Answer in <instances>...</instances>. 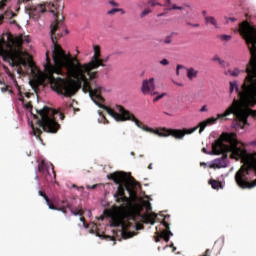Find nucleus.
<instances>
[{"label": "nucleus", "instance_id": "obj_1", "mask_svg": "<svg viewBox=\"0 0 256 256\" xmlns=\"http://www.w3.org/2000/svg\"><path fill=\"white\" fill-rule=\"evenodd\" d=\"M100 65H103V63L101 61V46L99 45L94 46V55L89 62L84 64L79 61L77 56L70 54L63 67L65 69L63 75H66L68 79L56 78V81L52 83L53 91L58 93V95H64V97H73L78 89L82 87L85 93H89L95 105L100 107V109H104L115 121H132L142 131H147V133H153L161 137V129L158 128L155 130L149 128L143 122L139 121L133 113L125 110L123 106H117L119 112L117 113L115 110L103 104L105 103V99L101 96L103 87L98 85L97 80H95L99 79V71L95 69H99Z\"/></svg>", "mask_w": 256, "mask_h": 256}, {"label": "nucleus", "instance_id": "obj_2", "mask_svg": "<svg viewBox=\"0 0 256 256\" xmlns=\"http://www.w3.org/2000/svg\"><path fill=\"white\" fill-rule=\"evenodd\" d=\"M238 32L248 46L251 59L246 66L247 76L240 89L237 86V81L230 82V93L236 91L245 107H254L256 105V26H252L245 20L239 24Z\"/></svg>", "mask_w": 256, "mask_h": 256}, {"label": "nucleus", "instance_id": "obj_3", "mask_svg": "<svg viewBox=\"0 0 256 256\" xmlns=\"http://www.w3.org/2000/svg\"><path fill=\"white\" fill-rule=\"evenodd\" d=\"M55 21L50 26L51 41L53 43L54 50L52 52V59L54 65L51 64V58L49 57V51L46 52V63L44 64V72L40 73V79L42 83H49L53 87V83L56 81L55 75H63V67L71 57V54H66L61 48V45L57 43L58 39H61L63 35L69 33L67 27H65V16L63 11H57L54 14Z\"/></svg>", "mask_w": 256, "mask_h": 256}, {"label": "nucleus", "instance_id": "obj_4", "mask_svg": "<svg viewBox=\"0 0 256 256\" xmlns=\"http://www.w3.org/2000/svg\"><path fill=\"white\" fill-rule=\"evenodd\" d=\"M256 111L253 109H241L239 107V101L236 99L233 100L232 104L225 110L224 113L218 114V118H208L205 121L200 122L196 127L191 129H171V128H161V137H174V139H183L185 135H191V133H195L197 129L199 133L202 134L205 131V128L208 125H214L217 123L218 119H225V117H229V115H233L234 119H236L241 127H245L247 125V119H249V115L255 116Z\"/></svg>", "mask_w": 256, "mask_h": 256}, {"label": "nucleus", "instance_id": "obj_5", "mask_svg": "<svg viewBox=\"0 0 256 256\" xmlns=\"http://www.w3.org/2000/svg\"><path fill=\"white\" fill-rule=\"evenodd\" d=\"M14 84L17 87L19 95L21 96L19 101H22L25 109L33 111V104H31V102L25 103V99L21 95V86H19L17 80H14ZM36 113L37 114H33V112H31L34 119H36V126L31 123V135H34L36 139H39V141L43 143V139H41V133H43V131H45V133H57V131H59L61 128V125H59L55 119V115H58L61 121H63L65 119V114L55 109L49 108L48 106H44L43 109L36 110ZM41 129H43V131Z\"/></svg>", "mask_w": 256, "mask_h": 256}, {"label": "nucleus", "instance_id": "obj_6", "mask_svg": "<svg viewBox=\"0 0 256 256\" xmlns=\"http://www.w3.org/2000/svg\"><path fill=\"white\" fill-rule=\"evenodd\" d=\"M3 19L5 16L0 17V23ZM0 55L13 67L27 65V60H25L27 52H23V38L15 37L11 33L7 34V41L5 38L0 39Z\"/></svg>", "mask_w": 256, "mask_h": 256}, {"label": "nucleus", "instance_id": "obj_7", "mask_svg": "<svg viewBox=\"0 0 256 256\" xmlns=\"http://www.w3.org/2000/svg\"><path fill=\"white\" fill-rule=\"evenodd\" d=\"M247 145L237 139L235 132H223L217 140L212 144V151L202 148V152L206 155H221L224 151H232V157H245Z\"/></svg>", "mask_w": 256, "mask_h": 256}, {"label": "nucleus", "instance_id": "obj_8", "mask_svg": "<svg viewBox=\"0 0 256 256\" xmlns=\"http://www.w3.org/2000/svg\"><path fill=\"white\" fill-rule=\"evenodd\" d=\"M108 179L113 181L115 185H118L117 191L114 194L116 203H130L131 198L125 195V190L128 191L130 197H137L135 187H139V182H136L133 178L127 180V174L125 172H114L107 176Z\"/></svg>", "mask_w": 256, "mask_h": 256}, {"label": "nucleus", "instance_id": "obj_9", "mask_svg": "<svg viewBox=\"0 0 256 256\" xmlns=\"http://www.w3.org/2000/svg\"><path fill=\"white\" fill-rule=\"evenodd\" d=\"M235 181L240 189H253V187H256V152L251 154L246 166H241L236 172Z\"/></svg>", "mask_w": 256, "mask_h": 256}, {"label": "nucleus", "instance_id": "obj_10", "mask_svg": "<svg viewBox=\"0 0 256 256\" xmlns=\"http://www.w3.org/2000/svg\"><path fill=\"white\" fill-rule=\"evenodd\" d=\"M19 3H24L26 10L32 19H39L43 13H53V15L61 13L65 6L61 5V0H44L41 4H33V0H19Z\"/></svg>", "mask_w": 256, "mask_h": 256}, {"label": "nucleus", "instance_id": "obj_11", "mask_svg": "<svg viewBox=\"0 0 256 256\" xmlns=\"http://www.w3.org/2000/svg\"><path fill=\"white\" fill-rule=\"evenodd\" d=\"M137 215H140V213L135 212L133 210L123 209L119 213L112 216L111 226L112 227H122V236L125 239H128V237H131V234L127 233V230L130 227H133V222H131V221H135V217H137Z\"/></svg>", "mask_w": 256, "mask_h": 256}, {"label": "nucleus", "instance_id": "obj_12", "mask_svg": "<svg viewBox=\"0 0 256 256\" xmlns=\"http://www.w3.org/2000/svg\"><path fill=\"white\" fill-rule=\"evenodd\" d=\"M38 195H40V197H43L49 207V209H52V211H62V213H64V215H67V207H69V201L67 200H63L61 201V203H56L53 204L51 203V199H49V197L47 196V194L44 191H39Z\"/></svg>", "mask_w": 256, "mask_h": 256}, {"label": "nucleus", "instance_id": "obj_13", "mask_svg": "<svg viewBox=\"0 0 256 256\" xmlns=\"http://www.w3.org/2000/svg\"><path fill=\"white\" fill-rule=\"evenodd\" d=\"M163 218L161 221V225L165 227L164 230L161 231V239H163L166 243H169V239L173 237V232H171V216L162 214Z\"/></svg>", "mask_w": 256, "mask_h": 256}, {"label": "nucleus", "instance_id": "obj_14", "mask_svg": "<svg viewBox=\"0 0 256 256\" xmlns=\"http://www.w3.org/2000/svg\"><path fill=\"white\" fill-rule=\"evenodd\" d=\"M143 207L146 209L147 213L142 215L143 223L155 225L157 221V214L155 212L149 213V211H152L151 202L149 200H146L143 202Z\"/></svg>", "mask_w": 256, "mask_h": 256}, {"label": "nucleus", "instance_id": "obj_15", "mask_svg": "<svg viewBox=\"0 0 256 256\" xmlns=\"http://www.w3.org/2000/svg\"><path fill=\"white\" fill-rule=\"evenodd\" d=\"M227 153H231L230 157L231 159H236V161H239V159H247V151L246 154L242 157H233V151H224L220 155H222L221 158H218L214 161L213 167H216L217 169H221L222 167H227Z\"/></svg>", "mask_w": 256, "mask_h": 256}, {"label": "nucleus", "instance_id": "obj_16", "mask_svg": "<svg viewBox=\"0 0 256 256\" xmlns=\"http://www.w3.org/2000/svg\"><path fill=\"white\" fill-rule=\"evenodd\" d=\"M162 6H164L163 12L161 13V16L163 17V15H169V13H171V11H184L185 7H191V5L189 4H184L183 6H177V4H174L173 1L171 0H163V4Z\"/></svg>", "mask_w": 256, "mask_h": 256}, {"label": "nucleus", "instance_id": "obj_17", "mask_svg": "<svg viewBox=\"0 0 256 256\" xmlns=\"http://www.w3.org/2000/svg\"><path fill=\"white\" fill-rule=\"evenodd\" d=\"M141 91L143 95H158V92H155V78L143 80Z\"/></svg>", "mask_w": 256, "mask_h": 256}, {"label": "nucleus", "instance_id": "obj_18", "mask_svg": "<svg viewBox=\"0 0 256 256\" xmlns=\"http://www.w3.org/2000/svg\"><path fill=\"white\" fill-rule=\"evenodd\" d=\"M38 171L39 173H42L44 175L46 181H51V174L49 173V169H47V164L45 161H42L38 165Z\"/></svg>", "mask_w": 256, "mask_h": 256}, {"label": "nucleus", "instance_id": "obj_19", "mask_svg": "<svg viewBox=\"0 0 256 256\" xmlns=\"http://www.w3.org/2000/svg\"><path fill=\"white\" fill-rule=\"evenodd\" d=\"M204 23L205 25H212L214 29L221 28V26H219V22H217V19L214 16H205Z\"/></svg>", "mask_w": 256, "mask_h": 256}, {"label": "nucleus", "instance_id": "obj_20", "mask_svg": "<svg viewBox=\"0 0 256 256\" xmlns=\"http://www.w3.org/2000/svg\"><path fill=\"white\" fill-rule=\"evenodd\" d=\"M186 72L189 81H193V79H197V77L199 76V70H195V68L193 67L186 68Z\"/></svg>", "mask_w": 256, "mask_h": 256}, {"label": "nucleus", "instance_id": "obj_21", "mask_svg": "<svg viewBox=\"0 0 256 256\" xmlns=\"http://www.w3.org/2000/svg\"><path fill=\"white\" fill-rule=\"evenodd\" d=\"M184 23L187 27H193L194 29H199V27H201V24L193 23L190 18H185Z\"/></svg>", "mask_w": 256, "mask_h": 256}, {"label": "nucleus", "instance_id": "obj_22", "mask_svg": "<svg viewBox=\"0 0 256 256\" xmlns=\"http://www.w3.org/2000/svg\"><path fill=\"white\" fill-rule=\"evenodd\" d=\"M209 185H211L212 189H223L221 182L214 179L209 180Z\"/></svg>", "mask_w": 256, "mask_h": 256}, {"label": "nucleus", "instance_id": "obj_23", "mask_svg": "<svg viewBox=\"0 0 256 256\" xmlns=\"http://www.w3.org/2000/svg\"><path fill=\"white\" fill-rule=\"evenodd\" d=\"M115 13H121V15H125V10L122 8H112L107 12V15H115Z\"/></svg>", "mask_w": 256, "mask_h": 256}, {"label": "nucleus", "instance_id": "obj_24", "mask_svg": "<svg viewBox=\"0 0 256 256\" xmlns=\"http://www.w3.org/2000/svg\"><path fill=\"white\" fill-rule=\"evenodd\" d=\"M228 73L230 74L231 77H239L241 73H244L243 70H240L239 68H234V70H229Z\"/></svg>", "mask_w": 256, "mask_h": 256}, {"label": "nucleus", "instance_id": "obj_25", "mask_svg": "<svg viewBox=\"0 0 256 256\" xmlns=\"http://www.w3.org/2000/svg\"><path fill=\"white\" fill-rule=\"evenodd\" d=\"M69 209L72 213V215H83V211L79 208H75L74 210L71 208V204H69V207H66V210Z\"/></svg>", "mask_w": 256, "mask_h": 256}, {"label": "nucleus", "instance_id": "obj_26", "mask_svg": "<svg viewBox=\"0 0 256 256\" xmlns=\"http://www.w3.org/2000/svg\"><path fill=\"white\" fill-rule=\"evenodd\" d=\"M212 61H217L221 67H225V65H227V62H225V60L221 59L218 55H215L212 58Z\"/></svg>", "mask_w": 256, "mask_h": 256}, {"label": "nucleus", "instance_id": "obj_27", "mask_svg": "<svg viewBox=\"0 0 256 256\" xmlns=\"http://www.w3.org/2000/svg\"><path fill=\"white\" fill-rule=\"evenodd\" d=\"M150 13H153V9L151 8H145L141 13H140V18L143 19L147 17V15H150Z\"/></svg>", "mask_w": 256, "mask_h": 256}, {"label": "nucleus", "instance_id": "obj_28", "mask_svg": "<svg viewBox=\"0 0 256 256\" xmlns=\"http://www.w3.org/2000/svg\"><path fill=\"white\" fill-rule=\"evenodd\" d=\"M156 243L161 241V228L159 226L156 227V236L154 237Z\"/></svg>", "mask_w": 256, "mask_h": 256}, {"label": "nucleus", "instance_id": "obj_29", "mask_svg": "<svg viewBox=\"0 0 256 256\" xmlns=\"http://www.w3.org/2000/svg\"><path fill=\"white\" fill-rule=\"evenodd\" d=\"M173 35H175V33H171V34H169L168 36H166V37L164 38L163 43H164L165 45H169V43H172V41H173Z\"/></svg>", "mask_w": 256, "mask_h": 256}, {"label": "nucleus", "instance_id": "obj_30", "mask_svg": "<svg viewBox=\"0 0 256 256\" xmlns=\"http://www.w3.org/2000/svg\"><path fill=\"white\" fill-rule=\"evenodd\" d=\"M4 16L8 19H13V17H17V14L11 10H8L4 13Z\"/></svg>", "mask_w": 256, "mask_h": 256}, {"label": "nucleus", "instance_id": "obj_31", "mask_svg": "<svg viewBox=\"0 0 256 256\" xmlns=\"http://www.w3.org/2000/svg\"><path fill=\"white\" fill-rule=\"evenodd\" d=\"M147 3H148V5H150L151 7H157V6L161 5V3L159 2V0H148Z\"/></svg>", "mask_w": 256, "mask_h": 256}, {"label": "nucleus", "instance_id": "obj_32", "mask_svg": "<svg viewBox=\"0 0 256 256\" xmlns=\"http://www.w3.org/2000/svg\"><path fill=\"white\" fill-rule=\"evenodd\" d=\"M148 3L147 1L144 0H140L137 2V7H139V9H143V7H147Z\"/></svg>", "mask_w": 256, "mask_h": 256}, {"label": "nucleus", "instance_id": "obj_33", "mask_svg": "<svg viewBox=\"0 0 256 256\" xmlns=\"http://www.w3.org/2000/svg\"><path fill=\"white\" fill-rule=\"evenodd\" d=\"M109 59H111V55H108L105 58H101L102 65H100L99 67H107V65L105 63H107L109 61Z\"/></svg>", "mask_w": 256, "mask_h": 256}, {"label": "nucleus", "instance_id": "obj_34", "mask_svg": "<svg viewBox=\"0 0 256 256\" xmlns=\"http://www.w3.org/2000/svg\"><path fill=\"white\" fill-rule=\"evenodd\" d=\"M219 39L221 41H231V35L222 34V35L219 36Z\"/></svg>", "mask_w": 256, "mask_h": 256}, {"label": "nucleus", "instance_id": "obj_35", "mask_svg": "<svg viewBox=\"0 0 256 256\" xmlns=\"http://www.w3.org/2000/svg\"><path fill=\"white\" fill-rule=\"evenodd\" d=\"M1 91H2V93H6V91H8V93L10 94V95H13V90H9V87H3V88H1Z\"/></svg>", "mask_w": 256, "mask_h": 256}, {"label": "nucleus", "instance_id": "obj_36", "mask_svg": "<svg viewBox=\"0 0 256 256\" xmlns=\"http://www.w3.org/2000/svg\"><path fill=\"white\" fill-rule=\"evenodd\" d=\"M108 4L111 5V7H119V3H117L115 0L108 1Z\"/></svg>", "mask_w": 256, "mask_h": 256}, {"label": "nucleus", "instance_id": "obj_37", "mask_svg": "<svg viewBox=\"0 0 256 256\" xmlns=\"http://www.w3.org/2000/svg\"><path fill=\"white\" fill-rule=\"evenodd\" d=\"M225 21L226 23H229V21H231V23H235V21H237V18L235 17H225Z\"/></svg>", "mask_w": 256, "mask_h": 256}, {"label": "nucleus", "instance_id": "obj_38", "mask_svg": "<svg viewBox=\"0 0 256 256\" xmlns=\"http://www.w3.org/2000/svg\"><path fill=\"white\" fill-rule=\"evenodd\" d=\"M180 69H185V66L180 65V64H178L176 66V75H178V76L180 75V73H179Z\"/></svg>", "mask_w": 256, "mask_h": 256}, {"label": "nucleus", "instance_id": "obj_39", "mask_svg": "<svg viewBox=\"0 0 256 256\" xmlns=\"http://www.w3.org/2000/svg\"><path fill=\"white\" fill-rule=\"evenodd\" d=\"M135 227H136V231H141V229L144 228L143 224H141L139 222L136 223Z\"/></svg>", "mask_w": 256, "mask_h": 256}, {"label": "nucleus", "instance_id": "obj_40", "mask_svg": "<svg viewBox=\"0 0 256 256\" xmlns=\"http://www.w3.org/2000/svg\"><path fill=\"white\" fill-rule=\"evenodd\" d=\"M161 65H169V60H167V59H162V60H161Z\"/></svg>", "mask_w": 256, "mask_h": 256}, {"label": "nucleus", "instance_id": "obj_41", "mask_svg": "<svg viewBox=\"0 0 256 256\" xmlns=\"http://www.w3.org/2000/svg\"><path fill=\"white\" fill-rule=\"evenodd\" d=\"M160 99H161V95L159 94L157 95V97L153 99V103H157V101H159Z\"/></svg>", "mask_w": 256, "mask_h": 256}, {"label": "nucleus", "instance_id": "obj_42", "mask_svg": "<svg viewBox=\"0 0 256 256\" xmlns=\"http://www.w3.org/2000/svg\"><path fill=\"white\" fill-rule=\"evenodd\" d=\"M202 15L204 17V21H205V17H209V15H207V10H203Z\"/></svg>", "mask_w": 256, "mask_h": 256}, {"label": "nucleus", "instance_id": "obj_43", "mask_svg": "<svg viewBox=\"0 0 256 256\" xmlns=\"http://www.w3.org/2000/svg\"><path fill=\"white\" fill-rule=\"evenodd\" d=\"M200 111L203 113V112H205V111H207V106H203L201 109H200Z\"/></svg>", "mask_w": 256, "mask_h": 256}, {"label": "nucleus", "instance_id": "obj_44", "mask_svg": "<svg viewBox=\"0 0 256 256\" xmlns=\"http://www.w3.org/2000/svg\"><path fill=\"white\" fill-rule=\"evenodd\" d=\"M248 145L256 146V140L249 142Z\"/></svg>", "mask_w": 256, "mask_h": 256}, {"label": "nucleus", "instance_id": "obj_45", "mask_svg": "<svg viewBox=\"0 0 256 256\" xmlns=\"http://www.w3.org/2000/svg\"><path fill=\"white\" fill-rule=\"evenodd\" d=\"M88 189H97V184L92 185L91 187L88 186Z\"/></svg>", "mask_w": 256, "mask_h": 256}, {"label": "nucleus", "instance_id": "obj_46", "mask_svg": "<svg viewBox=\"0 0 256 256\" xmlns=\"http://www.w3.org/2000/svg\"><path fill=\"white\" fill-rule=\"evenodd\" d=\"M175 85H178V87H183V84L174 82Z\"/></svg>", "mask_w": 256, "mask_h": 256}, {"label": "nucleus", "instance_id": "obj_47", "mask_svg": "<svg viewBox=\"0 0 256 256\" xmlns=\"http://www.w3.org/2000/svg\"><path fill=\"white\" fill-rule=\"evenodd\" d=\"M80 221H81L82 223H85V217H81V218H80Z\"/></svg>", "mask_w": 256, "mask_h": 256}, {"label": "nucleus", "instance_id": "obj_48", "mask_svg": "<svg viewBox=\"0 0 256 256\" xmlns=\"http://www.w3.org/2000/svg\"><path fill=\"white\" fill-rule=\"evenodd\" d=\"M25 97H31L30 93H25Z\"/></svg>", "mask_w": 256, "mask_h": 256}, {"label": "nucleus", "instance_id": "obj_49", "mask_svg": "<svg viewBox=\"0 0 256 256\" xmlns=\"http://www.w3.org/2000/svg\"><path fill=\"white\" fill-rule=\"evenodd\" d=\"M148 169H153V165L149 164Z\"/></svg>", "mask_w": 256, "mask_h": 256}, {"label": "nucleus", "instance_id": "obj_50", "mask_svg": "<svg viewBox=\"0 0 256 256\" xmlns=\"http://www.w3.org/2000/svg\"><path fill=\"white\" fill-rule=\"evenodd\" d=\"M1 7H5V2H2Z\"/></svg>", "mask_w": 256, "mask_h": 256}, {"label": "nucleus", "instance_id": "obj_51", "mask_svg": "<svg viewBox=\"0 0 256 256\" xmlns=\"http://www.w3.org/2000/svg\"><path fill=\"white\" fill-rule=\"evenodd\" d=\"M161 97H162V98L165 97V94L162 93V94H161Z\"/></svg>", "mask_w": 256, "mask_h": 256}, {"label": "nucleus", "instance_id": "obj_52", "mask_svg": "<svg viewBox=\"0 0 256 256\" xmlns=\"http://www.w3.org/2000/svg\"><path fill=\"white\" fill-rule=\"evenodd\" d=\"M176 249H177V248L173 247V252H175V251H176Z\"/></svg>", "mask_w": 256, "mask_h": 256}, {"label": "nucleus", "instance_id": "obj_53", "mask_svg": "<svg viewBox=\"0 0 256 256\" xmlns=\"http://www.w3.org/2000/svg\"><path fill=\"white\" fill-rule=\"evenodd\" d=\"M157 17H161V14H158Z\"/></svg>", "mask_w": 256, "mask_h": 256}, {"label": "nucleus", "instance_id": "obj_54", "mask_svg": "<svg viewBox=\"0 0 256 256\" xmlns=\"http://www.w3.org/2000/svg\"><path fill=\"white\" fill-rule=\"evenodd\" d=\"M12 23H17V21L13 20V22H12Z\"/></svg>", "mask_w": 256, "mask_h": 256}, {"label": "nucleus", "instance_id": "obj_55", "mask_svg": "<svg viewBox=\"0 0 256 256\" xmlns=\"http://www.w3.org/2000/svg\"><path fill=\"white\" fill-rule=\"evenodd\" d=\"M165 113V115H169L167 112H164Z\"/></svg>", "mask_w": 256, "mask_h": 256}]
</instances>
